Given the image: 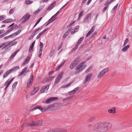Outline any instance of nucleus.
Instances as JSON below:
<instances>
[{"instance_id": "nucleus-1", "label": "nucleus", "mask_w": 132, "mask_h": 132, "mask_svg": "<svg viewBox=\"0 0 132 132\" xmlns=\"http://www.w3.org/2000/svg\"><path fill=\"white\" fill-rule=\"evenodd\" d=\"M112 126L111 124L106 122L97 123L93 127V129L95 131L105 132L110 129Z\"/></svg>"}, {"instance_id": "nucleus-2", "label": "nucleus", "mask_w": 132, "mask_h": 132, "mask_svg": "<svg viewBox=\"0 0 132 132\" xmlns=\"http://www.w3.org/2000/svg\"><path fill=\"white\" fill-rule=\"evenodd\" d=\"M80 61V57H77L72 62L70 66V68L72 69L75 68Z\"/></svg>"}, {"instance_id": "nucleus-3", "label": "nucleus", "mask_w": 132, "mask_h": 132, "mask_svg": "<svg viewBox=\"0 0 132 132\" xmlns=\"http://www.w3.org/2000/svg\"><path fill=\"white\" fill-rule=\"evenodd\" d=\"M109 70V68L108 67L102 70L98 74L97 76V78L100 79L102 78L106 73Z\"/></svg>"}, {"instance_id": "nucleus-4", "label": "nucleus", "mask_w": 132, "mask_h": 132, "mask_svg": "<svg viewBox=\"0 0 132 132\" xmlns=\"http://www.w3.org/2000/svg\"><path fill=\"white\" fill-rule=\"evenodd\" d=\"M42 124V121L38 120L36 121H33L31 123H29L27 124V126H41Z\"/></svg>"}, {"instance_id": "nucleus-5", "label": "nucleus", "mask_w": 132, "mask_h": 132, "mask_svg": "<svg viewBox=\"0 0 132 132\" xmlns=\"http://www.w3.org/2000/svg\"><path fill=\"white\" fill-rule=\"evenodd\" d=\"M30 15L28 13H26L22 18L21 19L22 23H24L27 22L30 18Z\"/></svg>"}, {"instance_id": "nucleus-6", "label": "nucleus", "mask_w": 132, "mask_h": 132, "mask_svg": "<svg viewBox=\"0 0 132 132\" xmlns=\"http://www.w3.org/2000/svg\"><path fill=\"white\" fill-rule=\"evenodd\" d=\"M64 72L62 71L58 75L57 77L56 78L54 81V84H56L59 82L61 79L63 75Z\"/></svg>"}, {"instance_id": "nucleus-7", "label": "nucleus", "mask_w": 132, "mask_h": 132, "mask_svg": "<svg viewBox=\"0 0 132 132\" xmlns=\"http://www.w3.org/2000/svg\"><path fill=\"white\" fill-rule=\"evenodd\" d=\"M93 76L92 73H89L87 74L85 77V79L84 80L83 82V84H85L87 82L89 81L91 79Z\"/></svg>"}, {"instance_id": "nucleus-8", "label": "nucleus", "mask_w": 132, "mask_h": 132, "mask_svg": "<svg viewBox=\"0 0 132 132\" xmlns=\"http://www.w3.org/2000/svg\"><path fill=\"white\" fill-rule=\"evenodd\" d=\"M85 62H82L78 65L76 68L75 70H76L80 69L81 71L84 69L86 67V65H84Z\"/></svg>"}, {"instance_id": "nucleus-9", "label": "nucleus", "mask_w": 132, "mask_h": 132, "mask_svg": "<svg viewBox=\"0 0 132 132\" xmlns=\"http://www.w3.org/2000/svg\"><path fill=\"white\" fill-rule=\"evenodd\" d=\"M85 62H82L78 65L76 68L75 70H76L80 69L81 71L84 69L86 67V65H84Z\"/></svg>"}, {"instance_id": "nucleus-10", "label": "nucleus", "mask_w": 132, "mask_h": 132, "mask_svg": "<svg viewBox=\"0 0 132 132\" xmlns=\"http://www.w3.org/2000/svg\"><path fill=\"white\" fill-rule=\"evenodd\" d=\"M33 77L32 73H31L30 75V78L27 82V87H29L31 85L33 81Z\"/></svg>"}, {"instance_id": "nucleus-11", "label": "nucleus", "mask_w": 132, "mask_h": 132, "mask_svg": "<svg viewBox=\"0 0 132 132\" xmlns=\"http://www.w3.org/2000/svg\"><path fill=\"white\" fill-rule=\"evenodd\" d=\"M58 99L57 97H51L47 99L45 103L47 104H49L53 101L57 100Z\"/></svg>"}, {"instance_id": "nucleus-12", "label": "nucleus", "mask_w": 132, "mask_h": 132, "mask_svg": "<svg viewBox=\"0 0 132 132\" xmlns=\"http://www.w3.org/2000/svg\"><path fill=\"white\" fill-rule=\"evenodd\" d=\"M49 87V85H45L43 86L41 90V93H46Z\"/></svg>"}, {"instance_id": "nucleus-13", "label": "nucleus", "mask_w": 132, "mask_h": 132, "mask_svg": "<svg viewBox=\"0 0 132 132\" xmlns=\"http://www.w3.org/2000/svg\"><path fill=\"white\" fill-rule=\"evenodd\" d=\"M79 27V26H78L74 28L71 30L70 32L71 34L72 35L77 32L78 31Z\"/></svg>"}, {"instance_id": "nucleus-14", "label": "nucleus", "mask_w": 132, "mask_h": 132, "mask_svg": "<svg viewBox=\"0 0 132 132\" xmlns=\"http://www.w3.org/2000/svg\"><path fill=\"white\" fill-rule=\"evenodd\" d=\"M116 110L115 108H113L111 109H109L108 110V112L109 113L114 114L116 113Z\"/></svg>"}, {"instance_id": "nucleus-15", "label": "nucleus", "mask_w": 132, "mask_h": 132, "mask_svg": "<svg viewBox=\"0 0 132 132\" xmlns=\"http://www.w3.org/2000/svg\"><path fill=\"white\" fill-rule=\"evenodd\" d=\"M9 79H8L4 84V86H5V90H6L8 88L10 85L11 83L9 81Z\"/></svg>"}, {"instance_id": "nucleus-16", "label": "nucleus", "mask_w": 132, "mask_h": 132, "mask_svg": "<svg viewBox=\"0 0 132 132\" xmlns=\"http://www.w3.org/2000/svg\"><path fill=\"white\" fill-rule=\"evenodd\" d=\"M28 69V67H26L24 68L22 71L20 72L19 75V76H21L23 75H25L27 73L26 70Z\"/></svg>"}, {"instance_id": "nucleus-17", "label": "nucleus", "mask_w": 132, "mask_h": 132, "mask_svg": "<svg viewBox=\"0 0 132 132\" xmlns=\"http://www.w3.org/2000/svg\"><path fill=\"white\" fill-rule=\"evenodd\" d=\"M95 26H93L92 27V29L90 30V31L88 32L87 35H86V37H87L88 36L90 35L94 31L95 29Z\"/></svg>"}, {"instance_id": "nucleus-18", "label": "nucleus", "mask_w": 132, "mask_h": 132, "mask_svg": "<svg viewBox=\"0 0 132 132\" xmlns=\"http://www.w3.org/2000/svg\"><path fill=\"white\" fill-rule=\"evenodd\" d=\"M44 5L40 6L38 8V10L35 11L34 13V14H36L38 13L40 11L42 10L44 7Z\"/></svg>"}, {"instance_id": "nucleus-19", "label": "nucleus", "mask_w": 132, "mask_h": 132, "mask_svg": "<svg viewBox=\"0 0 132 132\" xmlns=\"http://www.w3.org/2000/svg\"><path fill=\"white\" fill-rule=\"evenodd\" d=\"M39 89L38 87H34L33 90L31 92V94L32 95H34L39 90Z\"/></svg>"}, {"instance_id": "nucleus-20", "label": "nucleus", "mask_w": 132, "mask_h": 132, "mask_svg": "<svg viewBox=\"0 0 132 132\" xmlns=\"http://www.w3.org/2000/svg\"><path fill=\"white\" fill-rule=\"evenodd\" d=\"M56 3V1L54 2L51 4L48 7L47 10H50L52 9Z\"/></svg>"}, {"instance_id": "nucleus-21", "label": "nucleus", "mask_w": 132, "mask_h": 132, "mask_svg": "<svg viewBox=\"0 0 132 132\" xmlns=\"http://www.w3.org/2000/svg\"><path fill=\"white\" fill-rule=\"evenodd\" d=\"M17 25L16 24L15 25L12 27L11 28L9 29L6 32L8 34V33L12 31L15 28L17 27Z\"/></svg>"}, {"instance_id": "nucleus-22", "label": "nucleus", "mask_w": 132, "mask_h": 132, "mask_svg": "<svg viewBox=\"0 0 132 132\" xmlns=\"http://www.w3.org/2000/svg\"><path fill=\"white\" fill-rule=\"evenodd\" d=\"M11 72H12L10 69L7 71L4 74L3 76V78H5Z\"/></svg>"}, {"instance_id": "nucleus-23", "label": "nucleus", "mask_w": 132, "mask_h": 132, "mask_svg": "<svg viewBox=\"0 0 132 132\" xmlns=\"http://www.w3.org/2000/svg\"><path fill=\"white\" fill-rule=\"evenodd\" d=\"M129 46L128 45L126 46H125L121 50L122 52H125L127 51L128 48L129 47Z\"/></svg>"}, {"instance_id": "nucleus-24", "label": "nucleus", "mask_w": 132, "mask_h": 132, "mask_svg": "<svg viewBox=\"0 0 132 132\" xmlns=\"http://www.w3.org/2000/svg\"><path fill=\"white\" fill-rule=\"evenodd\" d=\"M66 61H64L62 62H61L60 64L58 67L56 68V71L59 70L64 64L65 62Z\"/></svg>"}, {"instance_id": "nucleus-25", "label": "nucleus", "mask_w": 132, "mask_h": 132, "mask_svg": "<svg viewBox=\"0 0 132 132\" xmlns=\"http://www.w3.org/2000/svg\"><path fill=\"white\" fill-rule=\"evenodd\" d=\"M35 40L31 45L29 50V51L30 52H31L32 51L33 48L34 46V44L35 43Z\"/></svg>"}, {"instance_id": "nucleus-26", "label": "nucleus", "mask_w": 132, "mask_h": 132, "mask_svg": "<svg viewBox=\"0 0 132 132\" xmlns=\"http://www.w3.org/2000/svg\"><path fill=\"white\" fill-rule=\"evenodd\" d=\"M30 60V57L29 56H28L27 57L25 61H24V62L23 63V65H26V64L28 63V62Z\"/></svg>"}, {"instance_id": "nucleus-27", "label": "nucleus", "mask_w": 132, "mask_h": 132, "mask_svg": "<svg viewBox=\"0 0 132 132\" xmlns=\"http://www.w3.org/2000/svg\"><path fill=\"white\" fill-rule=\"evenodd\" d=\"M71 29H69L65 32L63 36V38H65L68 35Z\"/></svg>"}, {"instance_id": "nucleus-28", "label": "nucleus", "mask_w": 132, "mask_h": 132, "mask_svg": "<svg viewBox=\"0 0 132 132\" xmlns=\"http://www.w3.org/2000/svg\"><path fill=\"white\" fill-rule=\"evenodd\" d=\"M9 46L11 47L15 45L17 43V42L16 41L13 42V41H12L11 42H9Z\"/></svg>"}, {"instance_id": "nucleus-29", "label": "nucleus", "mask_w": 132, "mask_h": 132, "mask_svg": "<svg viewBox=\"0 0 132 132\" xmlns=\"http://www.w3.org/2000/svg\"><path fill=\"white\" fill-rule=\"evenodd\" d=\"M19 49L17 50L15 52L13 53L11 55L10 57V59H11L13 58L16 55L17 53L19 52Z\"/></svg>"}, {"instance_id": "nucleus-30", "label": "nucleus", "mask_w": 132, "mask_h": 132, "mask_svg": "<svg viewBox=\"0 0 132 132\" xmlns=\"http://www.w3.org/2000/svg\"><path fill=\"white\" fill-rule=\"evenodd\" d=\"M56 16L54 15L52 17L48 20V21H51L52 22L54 21L56 19Z\"/></svg>"}, {"instance_id": "nucleus-31", "label": "nucleus", "mask_w": 132, "mask_h": 132, "mask_svg": "<svg viewBox=\"0 0 132 132\" xmlns=\"http://www.w3.org/2000/svg\"><path fill=\"white\" fill-rule=\"evenodd\" d=\"M54 78V76H51L48 77L47 78L46 81L48 82L52 81V80Z\"/></svg>"}, {"instance_id": "nucleus-32", "label": "nucleus", "mask_w": 132, "mask_h": 132, "mask_svg": "<svg viewBox=\"0 0 132 132\" xmlns=\"http://www.w3.org/2000/svg\"><path fill=\"white\" fill-rule=\"evenodd\" d=\"M37 109H38L39 110H41L42 111V109H43V108H42L41 107L39 106H38L37 107H35L34 108L32 109V110H36Z\"/></svg>"}, {"instance_id": "nucleus-33", "label": "nucleus", "mask_w": 132, "mask_h": 132, "mask_svg": "<svg viewBox=\"0 0 132 132\" xmlns=\"http://www.w3.org/2000/svg\"><path fill=\"white\" fill-rule=\"evenodd\" d=\"M19 66H16L12 68L10 70L12 72L13 71H15V70H17L19 69Z\"/></svg>"}, {"instance_id": "nucleus-34", "label": "nucleus", "mask_w": 132, "mask_h": 132, "mask_svg": "<svg viewBox=\"0 0 132 132\" xmlns=\"http://www.w3.org/2000/svg\"><path fill=\"white\" fill-rule=\"evenodd\" d=\"M84 38V37H82L80 38L78 41L77 44L79 45L82 41L83 39Z\"/></svg>"}, {"instance_id": "nucleus-35", "label": "nucleus", "mask_w": 132, "mask_h": 132, "mask_svg": "<svg viewBox=\"0 0 132 132\" xmlns=\"http://www.w3.org/2000/svg\"><path fill=\"white\" fill-rule=\"evenodd\" d=\"M21 31V30H19L16 32L13 33V35L15 37L18 35H19Z\"/></svg>"}, {"instance_id": "nucleus-36", "label": "nucleus", "mask_w": 132, "mask_h": 132, "mask_svg": "<svg viewBox=\"0 0 132 132\" xmlns=\"http://www.w3.org/2000/svg\"><path fill=\"white\" fill-rule=\"evenodd\" d=\"M25 3L27 4H30L33 3V2L29 0H26L25 1Z\"/></svg>"}, {"instance_id": "nucleus-37", "label": "nucleus", "mask_w": 132, "mask_h": 132, "mask_svg": "<svg viewBox=\"0 0 132 132\" xmlns=\"http://www.w3.org/2000/svg\"><path fill=\"white\" fill-rule=\"evenodd\" d=\"M91 16V14L90 13H89L87 14L86 16L85 19H86L87 20H88V19H89Z\"/></svg>"}, {"instance_id": "nucleus-38", "label": "nucleus", "mask_w": 132, "mask_h": 132, "mask_svg": "<svg viewBox=\"0 0 132 132\" xmlns=\"http://www.w3.org/2000/svg\"><path fill=\"white\" fill-rule=\"evenodd\" d=\"M42 17L40 18L36 22L34 26V27H35L40 22V20L42 19Z\"/></svg>"}, {"instance_id": "nucleus-39", "label": "nucleus", "mask_w": 132, "mask_h": 132, "mask_svg": "<svg viewBox=\"0 0 132 132\" xmlns=\"http://www.w3.org/2000/svg\"><path fill=\"white\" fill-rule=\"evenodd\" d=\"M95 119V117H91L88 121V122H92V121Z\"/></svg>"}, {"instance_id": "nucleus-40", "label": "nucleus", "mask_w": 132, "mask_h": 132, "mask_svg": "<svg viewBox=\"0 0 132 132\" xmlns=\"http://www.w3.org/2000/svg\"><path fill=\"white\" fill-rule=\"evenodd\" d=\"M18 83V82L17 81H16L13 83L12 86V89H14L15 88L16 86L17 85Z\"/></svg>"}, {"instance_id": "nucleus-41", "label": "nucleus", "mask_w": 132, "mask_h": 132, "mask_svg": "<svg viewBox=\"0 0 132 132\" xmlns=\"http://www.w3.org/2000/svg\"><path fill=\"white\" fill-rule=\"evenodd\" d=\"M5 44H6L5 46L4 47V48H8L10 47V46H9V42L5 43Z\"/></svg>"}, {"instance_id": "nucleus-42", "label": "nucleus", "mask_w": 132, "mask_h": 132, "mask_svg": "<svg viewBox=\"0 0 132 132\" xmlns=\"http://www.w3.org/2000/svg\"><path fill=\"white\" fill-rule=\"evenodd\" d=\"M128 38L126 39H125V40L124 42V43L123 45V46H125L127 44V43H128Z\"/></svg>"}, {"instance_id": "nucleus-43", "label": "nucleus", "mask_w": 132, "mask_h": 132, "mask_svg": "<svg viewBox=\"0 0 132 132\" xmlns=\"http://www.w3.org/2000/svg\"><path fill=\"white\" fill-rule=\"evenodd\" d=\"M83 14V11H81L79 14L78 20H79L81 18Z\"/></svg>"}, {"instance_id": "nucleus-44", "label": "nucleus", "mask_w": 132, "mask_h": 132, "mask_svg": "<svg viewBox=\"0 0 132 132\" xmlns=\"http://www.w3.org/2000/svg\"><path fill=\"white\" fill-rule=\"evenodd\" d=\"M54 50H52L51 51L49 54V55H50V57H52V55H53V53H54Z\"/></svg>"}, {"instance_id": "nucleus-45", "label": "nucleus", "mask_w": 132, "mask_h": 132, "mask_svg": "<svg viewBox=\"0 0 132 132\" xmlns=\"http://www.w3.org/2000/svg\"><path fill=\"white\" fill-rule=\"evenodd\" d=\"M71 83H70L67 84L65 85L64 86H62V88H65L68 87V86H69L71 85Z\"/></svg>"}, {"instance_id": "nucleus-46", "label": "nucleus", "mask_w": 132, "mask_h": 132, "mask_svg": "<svg viewBox=\"0 0 132 132\" xmlns=\"http://www.w3.org/2000/svg\"><path fill=\"white\" fill-rule=\"evenodd\" d=\"M92 68V66H90L89 68H88L86 71L85 72L86 73H87L89 72L91 70V69Z\"/></svg>"}, {"instance_id": "nucleus-47", "label": "nucleus", "mask_w": 132, "mask_h": 132, "mask_svg": "<svg viewBox=\"0 0 132 132\" xmlns=\"http://www.w3.org/2000/svg\"><path fill=\"white\" fill-rule=\"evenodd\" d=\"M48 28H46L45 29H44L43 31H42L40 33V34L42 35H43V34L48 29Z\"/></svg>"}, {"instance_id": "nucleus-48", "label": "nucleus", "mask_w": 132, "mask_h": 132, "mask_svg": "<svg viewBox=\"0 0 132 132\" xmlns=\"http://www.w3.org/2000/svg\"><path fill=\"white\" fill-rule=\"evenodd\" d=\"M118 4H117L113 8L112 11H114L116 10L118 6Z\"/></svg>"}, {"instance_id": "nucleus-49", "label": "nucleus", "mask_w": 132, "mask_h": 132, "mask_svg": "<svg viewBox=\"0 0 132 132\" xmlns=\"http://www.w3.org/2000/svg\"><path fill=\"white\" fill-rule=\"evenodd\" d=\"M14 11V8H13L11 9L9 12V13L10 14H11Z\"/></svg>"}, {"instance_id": "nucleus-50", "label": "nucleus", "mask_w": 132, "mask_h": 132, "mask_svg": "<svg viewBox=\"0 0 132 132\" xmlns=\"http://www.w3.org/2000/svg\"><path fill=\"white\" fill-rule=\"evenodd\" d=\"M5 18V17L4 15H2L0 16V20H3Z\"/></svg>"}, {"instance_id": "nucleus-51", "label": "nucleus", "mask_w": 132, "mask_h": 132, "mask_svg": "<svg viewBox=\"0 0 132 132\" xmlns=\"http://www.w3.org/2000/svg\"><path fill=\"white\" fill-rule=\"evenodd\" d=\"M43 46V44L40 42L39 44V49H42Z\"/></svg>"}, {"instance_id": "nucleus-52", "label": "nucleus", "mask_w": 132, "mask_h": 132, "mask_svg": "<svg viewBox=\"0 0 132 132\" xmlns=\"http://www.w3.org/2000/svg\"><path fill=\"white\" fill-rule=\"evenodd\" d=\"M75 93L73 90L69 92L68 93V94L70 95H71L74 94Z\"/></svg>"}, {"instance_id": "nucleus-53", "label": "nucleus", "mask_w": 132, "mask_h": 132, "mask_svg": "<svg viewBox=\"0 0 132 132\" xmlns=\"http://www.w3.org/2000/svg\"><path fill=\"white\" fill-rule=\"evenodd\" d=\"M42 27H41V28H40V27H39V28H38V29H36L35 31L33 33V34H34V35H35L36 34H35V33L36 32H37L39 30H40V29H41L42 28Z\"/></svg>"}, {"instance_id": "nucleus-54", "label": "nucleus", "mask_w": 132, "mask_h": 132, "mask_svg": "<svg viewBox=\"0 0 132 132\" xmlns=\"http://www.w3.org/2000/svg\"><path fill=\"white\" fill-rule=\"evenodd\" d=\"M7 34V33L6 32L5 33H4L3 34H2V35H0V38H2V37H3L5 36Z\"/></svg>"}, {"instance_id": "nucleus-55", "label": "nucleus", "mask_w": 132, "mask_h": 132, "mask_svg": "<svg viewBox=\"0 0 132 132\" xmlns=\"http://www.w3.org/2000/svg\"><path fill=\"white\" fill-rule=\"evenodd\" d=\"M116 73V71H114L111 74V76L112 77H114L115 76Z\"/></svg>"}, {"instance_id": "nucleus-56", "label": "nucleus", "mask_w": 132, "mask_h": 132, "mask_svg": "<svg viewBox=\"0 0 132 132\" xmlns=\"http://www.w3.org/2000/svg\"><path fill=\"white\" fill-rule=\"evenodd\" d=\"M78 45H79L78 44H76L75 45V47L73 48V49L72 50H75L77 49V48L78 47Z\"/></svg>"}, {"instance_id": "nucleus-57", "label": "nucleus", "mask_w": 132, "mask_h": 132, "mask_svg": "<svg viewBox=\"0 0 132 132\" xmlns=\"http://www.w3.org/2000/svg\"><path fill=\"white\" fill-rule=\"evenodd\" d=\"M79 87H77L73 90L75 93L79 89Z\"/></svg>"}, {"instance_id": "nucleus-58", "label": "nucleus", "mask_w": 132, "mask_h": 132, "mask_svg": "<svg viewBox=\"0 0 132 132\" xmlns=\"http://www.w3.org/2000/svg\"><path fill=\"white\" fill-rule=\"evenodd\" d=\"M110 3H110V1H109V0H107L105 4V5L108 6V5Z\"/></svg>"}, {"instance_id": "nucleus-59", "label": "nucleus", "mask_w": 132, "mask_h": 132, "mask_svg": "<svg viewBox=\"0 0 132 132\" xmlns=\"http://www.w3.org/2000/svg\"><path fill=\"white\" fill-rule=\"evenodd\" d=\"M61 129H58L55 130V132H61Z\"/></svg>"}, {"instance_id": "nucleus-60", "label": "nucleus", "mask_w": 132, "mask_h": 132, "mask_svg": "<svg viewBox=\"0 0 132 132\" xmlns=\"http://www.w3.org/2000/svg\"><path fill=\"white\" fill-rule=\"evenodd\" d=\"M68 3V2L67 3L64 5L59 10V11H60L61 10L63 9L66 5H67Z\"/></svg>"}, {"instance_id": "nucleus-61", "label": "nucleus", "mask_w": 132, "mask_h": 132, "mask_svg": "<svg viewBox=\"0 0 132 132\" xmlns=\"http://www.w3.org/2000/svg\"><path fill=\"white\" fill-rule=\"evenodd\" d=\"M49 0H42L41 1H40V3H43L46 2H47Z\"/></svg>"}, {"instance_id": "nucleus-62", "label": "nucleus", "mask_w": 132, "mask_h": 132, "mask_svg": "<svg viewBox=\"0 0 132 132\" xmlns=\"http://www.w3.org/2000/svg\"><path fill=\"white\" fill-rule=\"evenodd\" d=\"M108 6H107L106 5V6L104 8L103 10V12H105L106 9H107Z\"/></svg>"}, {"instance_id": "nucleus-63", "label": "nucleus", "mask_w": 132, "mask_h": 132, "mask_svg": "<svg viewBox=\"0 0 132 132\" xmlns=\"http://www.w3.org/2000/svg\"><path fill=\"white\" fill-rule=\"evenodd\" d=\"M92 126V125L90 124H88L87 125V127L89 128H91Z\"/></svg>"}, {"instance_id": "nucleus-64", "label": "nucleus", "mask_w": 132, "mask_h": 132, "mask_svg": "<svg viewBox=\"0 0 132 132\" xmlns=\"http://www.w3.org/2000/svg\"><path fill=\"white\" fill-rule=\"evenodd\" d=\"M61 11L60 10V11H58V12H57L54 15L56 16L57 15H58V14L59 13H60V12Z\"/></svg>"}]
</instances>
